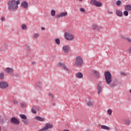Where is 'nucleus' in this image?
Returning a JSON list of instances; mask_svg holds the SVG:
<instances>
[{"instance_id":"nucleus-25","label":"nucleus","mask_w":131,"mask_h":131,"mask_svg":"<svg viewBox=\"0 0 131 131\" xmlns=\"http://www.w3.org/2000/svg\"><path fill=\"white\" fill-rule=\"evenodd\" d=\"M4 77H5V74L4 73V72L0 73V79H4Z\"/></svg>"},{"instance_id":"nucleus-18","label":"nucleus","mask_w":131,"mask_h":131,"mask_svg":"<svg viewBox=\"0 0 131 131\" xmlns=\"http://www.w3.org/2000/svg\"><path fill=\"white\" fill-rule=\"evenodd\" d=\"M101 128L102 129H105V130H110V127H109L108 126H107L105 125H102L101 126Z\"/></svg>"},{"instance_id":"nucleus-39","label":"nucleus","mask_w":131,"mask_h":131,"mask_svg":"<svg viewBox=\"0 0 131 131\" xmlns=\"http://www.w3.org/2000/svg\"><path fill=\"white\" fill-rule=\"evenodd\" d=\"M49 96L50 98H51V99H54V95H53L52 93H49Z\"/></svg>"},{"instance_id":"nucleus-43","label":"nucleus","mask_w":131,"mask_h":131,"mask_svg":"<svg viewBox=\"0 0 131 131\" xmlns=\"http://www.w3.org/2000/svg\"><path fill=\"white\" fill-rule=\"evenodd\" d=\"M121 75H123L124 76H126V74H125L124 72H121Z\"/></svg>"},{"instance_id":"nucleus-41","label":"nucleus","mask_w":131,"mask_h":131,"mask_svg":"<svg viewBox=\"0 0 131 131\" xmlns=\"http://www.w3.org/2000/svg\"><path fill=\"white\" fill-rule=\"evenodd\" d=\"M16 6H18V5H20V0H17L16 2L15 1Z\"/></svg>"},{"instance_id":"nucleus-7","label":"nucleus","mask_w":131,"mask_h":131,"mask_svg":"<svg viewBox=\"0 0 131 131\" xmlns=\"http://www.w3.org/2000/svg\"><path fill=\"white\" fill-rule=\"evenodd\" d=\"M10 122L12 124H16V125L20 124V121L15 117H12L10 119Z\"/></svg>"},{"instance_id":"nucleus-49","label":"nucleus","mask_w":131,"mask_h":131,"mask_svg":"<svg viewBox=\"0 0 131 131\" xmlns=\"http://www.w3.org/2000/svg\"><path fill=\"white\" fill-rule=\"evenodd\" d=\"M32 65H35V64H36V62H35V61H33V62H32Z\"/></svg>"},{"instance_id":"nucleus-6","label":"nucleus","mask_w":131,"mask_h":131,"mask_svg":"<svg viewBox=\"0 0 131 131\" xmlns=\"http://www.w3.org/2000/svg\"><path fill=\"white\" fill-rule=\"evenodd\" d=\"M91 5L93 6H95V7H102V4L101 3L97 2L96 0H91Z\"/></svg>"},{"instance_id":"nucleus-34","label":"nucleus","mask_w":131,"mask_h":131,"mask_svg":"<svg viewBox=\"0 0 131 131\" xmlns=\"http://www.w3.org/2000/svg\"><path fill=\"white\" fill-rule=\"evenodd\" d=\"M116 5H117V6H120V5H121V1H120L119 0L117 1Z\"/></svg>"},{"instance_id":"nucleus-55","label":"nucleus","mask_w":131,"mask_h":131,"mask_svg":"<svg viewBox=\"0 0 131 131\" xmlns=\"http://www.w3.org/2000/svg\"><path fill=\"white\" fill-rule=\"evenodd\" d=\"M0 131H2V127H0Z\"/></svg>"},{"instance_id":"nucleus-21","label":"nucleus","mask_w":131,"mask_h":131,"mask_svg":"<svg viewBox=\"0 0 131 131\" xmlns=\"http://www.w3.org/2000/svg\"><path fill=\"white\" fill-rule=\"evenodd\" d=\"M19 117H20V118L23 119V120H26V119H27V117H26V115L24 114H20Z\"/></svg>"},{"instance_id":"nucleus-13","label":"nucleus","mask_w":131,"mask_h":131,"mask_svg":"<svg viewBox=\"0 0 131 131\" xmlns=\"http://www.w3.org/2000/svg\"><path fill=\"white\" fill-rule=\"evenodd\" d=\"M116 14L118 17H122V16H123V13L122 11L118 9L116 10Z\"/></svg>"},{"instance_id":"nucleus-30","label":"nucleus","mask_w":131,"mask_h":131,"mask_svg":"<svg viewBox=\"0 0 131 131\" xmlns=\"http://www.w3.org/2000/svg\"><path fill=\"white\" fill-rule=\"evenodd\" d=\"M107 113H108V115H112V111L111 109L107 110Z\"/></svg>"},{"instance_id":"nucleus-48","label":"nucleus","mask_w":131,"mask_h":131,"mask_svg":"<svg viewBox=\"0 0 131 131\" xmlns=\"http://www.w3.org/2000/svg\"><path fill=\"white\" fill-rule=\"evenodd\" d=\"M14 104H18V101L16 100H14Z\"/></svg>"},{"instance_id":"nucleus-20","label":"nucleus","mask_w":131,"mask_h":131,"mask_svg":"<svg viewBox=\"0 0 131 131\" xmlns=\"http://www.w3.org/2000/svg\"><path fill=\"white\" fill-rule=\"evenodd\" d=\"M35 119L38 120V121H45V118H42L41 117L39 116H36L35 117Z\"/></svg>"},{"instance_id":"nucleus-28","label":"nucleus","mask_w":131,"mask_h":131,"mask_svg":"<svg viewBox=\"0 0 131 131\" xmlns=\"http://www.w3.org/2000/svg\"><path fill=\"white\" fill-rule=\"evenodd\" d=\"M55 42L56 43V45H60V39H59V38H57L56 39H55Z\"/></svg>"},{"instance_id":"nucleus-38","label":"nucleus","mask_w":131,"mask_h":131,"mask_svg":"<svg viewBox=\"0 0 131 131\" xmlns=\"http://www.w3.org/2000/svg\"><path fill=\"white\" fill-rule=\"evenodd\" d=\"M26 51H29L30 50V47L28 45H26Z\"/></svg>"},{"instance_id":"nucleus-2","label":"nucleus","mask_w":131,"mask_h":131,"mask_svg":"<svg viewBox=\"0 0 131 131\" xmlns=\"http://www.w3.org/2000/svg\"><path fill=\"white\" fill-rule=\"evenodd\" d=\"M104 76L105 79V82L107 84H110L112 82V75L109 71L104 72Z\"/></svg>"},{"instance_id":"nucleus-10","label":"nucleus","mask_w":131,"mask_h":131,"mask_svg":"<svg viewBox=\"0 0 131 131\" xmlns=\"http://www.w3.org/2000/svg\"><path fill=\"white\" fill-rule=\"evenodd\" d=\"M58 66L59 67H62V68L66 70V71H69V69L67 68V67L65 65V64L62 63V62H59L58 63Z\"/></svg>"},{"instance_id":"nucleus-8","label":"nucleus","mask_w":131,"mask_h":131,"mask_svg":"<svg viewBox=\"0 0 131 131\" xmlns=\"http://www.w3.org/2000/svg\"><path fill=\"white\" fill-rule=\"evenodd\" d=\"M67 12H61L60 14H58L55 16V18L56 19H60L61 17H66L68 15Z\"/></svg>"},{"instance_id":"nucleus-57","label":"nucleus","mask_w":131,"mask_h":131,"mask_svg":"<svg viewBox=\"0 0 131 131\" xmlns=\"http://www.w3.org/2000/svg\"><path fill=\"white\" fill-rule=\"evenodd\" d=\"M80 1V2H82V0H79Z\"/></svg>"},{"instance_id":"nucleus-14","label":"nucleus","mask_w":131,"mask_h":131,"mask_svg":"<svg viewBox=\"0 0 131 131\" xmlns=\"http://www.w3.org/2000/svg\"><path fill=\"white\" fill-rule=\"evenodd\" d=\"M93 74L94 75V76L96 77V78H99L100 77V73L96 70H93L92 71Z\"/></svg>"},{"instance_id":"nucleus-59","label":"nucleus","mask_w":131,"mask_h":131,"mask_svg":"<svg viewBox=\"0 0 131 131\" xmlns=\"http://www.w3.org/2000/svg\"><path fill=\"white\" fill-rule=\"evenodd\" d=\"M125 1H127V0H125Z\"/></svg>"},{"instance_id":"nucleus-51","label":"nucleus","mask_w":131,"mask_h":131,"mask_svg":"<svg viewBox=\"0 0 131 131\" xmlns=\"http://www.w3.org/2000/svg\"><path fill=\"white\" fill-rule=\"evenodd\" d=\"M127 40H128V41H129V42H131V39L128 38V39H127Z\"/></svg>"},{"instance_id":"nucleus-1","label":"nucleus","mask_w":131,"mask_h":131,"mask_svg":"<svg viewBox=\"0 0 131 131\" xmlns=\"http://www.w3.org/2000/svg\"><path fill=\"white\" fill-rule=\"evenodd\" d=\"M7 7L9 11L10 12H15L18 10V6L16 4V1L14 0L9 1L7 3Z\"/></svg>"},{"instance_id":"nucleus-45","label":"nucleus","mask_w":131,"mask_h":131,"mask_svg":"<svg viewBox=\"0 0 131 131\" xmlns=\"http://www.w3.org/2000/svg\"><path fill=\"white\" fill-rule=\"evenodd\" d=\"M32 108L34 110H37V107L36 106H34Z\"/></svg>"},{"instance_id":"nucleus-56","label":"nucleus","mask_w":131,"mask_h":131,"mask_svg":"<svg viewBox=\"0 0 131 131\" xmlns=\"http://www.w3.org/2000/svg\"><path fill=\"white\" fill-rule=\"evenodd\" d=\"M129 93L131 94V89L129 90Z\"/></svg>"},{"instance_id":"nucleus-15","label":"nucleus","mask_w":131,"mask_h":131,"mask_svg":"<svg viewBox=\"0 0 131 131\" xmlns=\"http://www.w3.org/2000/svg\"><path fill=\"white\" fill-rule=\"evenodd\" d=\"M53 124L51 123H47L45 125V126L44 127V128L45 129V130H48V129L50 128H53Z\"/></svg>"},{"instance_id":"nucleus-23","label":"nucleus","mask_w":131,"mask_h":131,"mask_svg":"<svg viewBox=\"0 0 131 131\" xmlns=\"http://www.w3.org/2000/svg\"><path fill=\"white\" fill-rule=\"evenodd\" d=\"M86 105L89 106V107H93V102L89 101L87 102Z\"/></svg>"},{"instance_id":"nucleus-24","label":"nucleus","mask_w":131,"mask_h":131,"mask_svg":"<svg viewBox=\"0 0 131 131\" xmlns=\"http://www.w3.org/2000/svg\"><path fill=\"white\" fill-rule=\"evenodd\" d=\"M125 124H126V125H129V124H130V120L127 119L125 120Z\"/></svg>"},{"instance_id":"nucleus-16","label":"nucleus","mask_w":131,"mask_h":131,"mask_svg":"<svg viewBox=\"0 0 131 131\" xmlns=\"http://www.w3.org/2000/svg\"><path fill=\"white\" fill-rule=\"evenodd\" d=\"M21 6L24 8V9H27L28 8V3L26 1H23L21 4Z\"/></svg>"},{"instance_id":"nucleus-29","label":"nucleus","mask_w":131,"mask_h":131,"mask_svg":"<svg viewBox=\"0 0 131 131\" xmlns=\"http://www.w3.org/2000/svg\"><path fill=\"white\" fill-rule=\"evenodd\" d=\"M123 15H124L126 17L128 16V11L127 10H125L123 12Z\"/></svg>"},{"instance_id":"nucleus-52","label":"nucleus","mask_w":131,"mask_h":131,"mask_svg":"<svg viewBox=\"0 0 131 131\" xmlns=\"http://www.w3.org/2000/svg\"><path fill=\"white\" fill-rule=\"evenodd\" d=\"M128 51L130 53H131V47L129 48Z\"/></svg>"},{"instance_id":"nucleus-5","label":"nucleus","mask_w":131,"mask_h":131,"mask_svg":"<svg viewBox=\"0 0 131 131\" xmlns=\"http://www.w3.org/2000/svg\"><path fill=\"white\" fill-rule=\"evenodd\" d=\"M64 37L67 40H73L74 39V36L69 33H65Z\"/></svg>"},{"instance_id":"nucleus-47","label":"nucleus","mask_w":131,"mask_h":131,"mask_svg":"<svg viewBox=\"0 0 131 131\" xmlns=\"http://www.w3.org/2000/svg\"><path fill=\"white\" fill-rule=\"evenodd\" d=\"M45 130H46V129L45 128V127H43L42 128L40 129L38 131H45Z\"/></svg>"},{"instance_id":"nucleus-27","label":"nucleus","mask_w":131,"mask_h":131,"mask_svg":"<svg viewBox=\"0 0 131 131\" xmlns=\"http://www.w3.org/2000/svg\"><path fill=\"white\" fill-rule=\"evenodd\" d=\"M51 15V16H53V17H54V16H55L56 15V11H55V10H52Z\"/></svg>"},{"instance_id":"nucleus-17","label":"nucleus","mask_w":131,"mask_h":131,"mask_svg":"<svg viewBox=\"0 0 131 131\" xmlns=\"http://www.w3.org/2000/svg\"><path fill=\"white\" fill-rule=\"evenodd\" d=\"M75 77L76 78L81 79L83 77V74L82 73L77 72L75 75Z\"/></svg>"},{"instance_id":"nucleus-42","label":"nucleus","mask_w":131,"mask_h":131,"mask_svg":"<svg viewBox=\"0 0 131 131\" xmlns=\"http://www.w3.org/2000/svg\"><path fill=\"white\" fill-rule=\"evenodd\" d=\"M80 12H82V13L85 12V10L84 9V8H80Z\"/></svg>"},{"instance_id":"nucleus-3","label":"nucleus","mask_w":131,"mask_h":131,"mask_svg":"<svg viewBox=\"0 0 131 131\" xmlns=\"http://www.w3.org/2000/svg\"><path fill=\"white\" fill-rule=\"evenodd\" d=\"M75 64L76 66H77L78 67L82 66V64H83V60H82L81 57L78 56L76 57Z\"/></svg>"},{"instance_id":"nucleus-53","label":"nucleus","mask_w":131,"mask_h":131,"mask_svg":"<svg viewBox=\"0 0 131 131\" xmlns=\"http://www.w3.org/2000/svg\"><path fill=\"white\" fill-rule=\"evenodd\" d=\"M41 30H45L46 28L45 27H43V28H41Z\"/></svg>"},{"instance_id":"nucleus-58","label":"nucleus","mask_w":131,"mask_h":131,"mask_svg":"<svg viewBox=\"0 0 131 131\" xmlns=\"http://www.w3.org/2000/svg\"><path fill=\"white\" fill-rule=\"evenodd\" d=\"M86 131H90V130H86Z\"/></svg>"},{"instance_id":"nucleus-22","label":"nucleus","mask_w":131,"mask_h":131,"mask_svg":"<svg viewBox=\"0 0 131 131\" xmlns=\"http://www.w3.org/2000/svg\"><path fill=\"white\" fill-rule=\"evenodd\" d=\"M37 88L39 89H41V85H42L41 82L39 81L36 83Z\"/></svg>"},{"instance_id":"nucleus-50","label":"nucleus","mask_w":131,"mask_h":131,"mask_svg":"<svg viewBox=\"0 0 131 131\" xmlns=\"http://www.w3.org/2000/svg\"><path fill=\"white\" fill-rule=\"evenodd\" d=\"M107 13H108V14H110L111 15L113 14V12H110V11H108Z\"/></svg>"},{"instance_id":"nucleus-37","label":"nucleus","mask_w":131,"mask_h":131,"mask_svg":"<svg viewBox=\"0 0 131 131\" xmlns=\"http://www.w3.org/2000/svg\"><path fill=\"white\" fill-rule=\"evenodd\" d=\"M97 28H98V25H97L96 24L94 25L93 26V29L95 30L97 29Z\"/></svg>"},{"instance_id":"nucleus-54","label":"nucleus","mask_w":131,"mask_h":131,"mask_svg":"<svg viewBox=\"0 0 131 131\" xmlns=\"http://www.w3.org/2000/svg\"><path fill=\"white\" fill-rule=\"evenodd\" d=\"M16 77H18V76H19L18 75H15Z\"/></svg>"},{"instance_id":"nucleus-33","label":"nucleus","mask_w":131,"mask_h":131,"mask_svg":"<svg viewBox=\"0 0 131 131\" xmlns=\"http://www.w3.org/2000/svg\"><path fill=\"white\" fill-rule=\"evenodd\" d=\"M20 106H21V107H22L23 108H24V107H26V103H25V102H21V103H20Z\"/></svg>"},{"instance_id":"nucleus-9","label":"nucleus","mask_w":131,"mask_h":131,"mask_svg":"<svg viewBox=\"0 0 131 131\" xmlns=\"http://www.w3.org/2000/svg\"><path fill=\"white\" fill-rule=\"evenodd\" d=\"M5 72L8 74H13L14 73V70L10 68H6L4 70Z\"/></svg>"},{"instance_id":"nucleus-19","label":"nucleus","mask_w":131,"mask_h":131,"mask_svg":"<svg viewBox=\"0 0 131 131\" xmlns=\"http://www.w3.org/2000/svg\"><path fill=\"white\" fill-rule=\"evenodd\" d=\"M125 11H128V12L131 11V6L129 5H126L125 6Z\"/></svg>"},{"instance_id":"nucleus-35","label":"nucleus","mask_w":131,"mask_h":131,"mask_svg":"<svg viewBox=\"0 0 131 131\" xmlns=\"http://www.w3.org/2000/svg\"><path fill=\"white\" fill-rule=\"evenodd\" d=\"M0 123H1V124H4V123H5V121L4 120V119H1L0 118Z\"/></svg>"},{"instance_id":"nucleus-40","label":"nucleus","mask_w":131,"mask_h":131,"mask_svg":"<svg viewBox=\"0 0 131 131\" xmlns=\"http://www.w3.org/2000/svg\"><path fill=\"white\" fill-rule=\"evenodd\" d=\"M31 112H32L33 114H36V111H35V110H34L33 108H32Z\"/></svg>"},{"instance_id":"nucleus-44","label":"nucleus","mask_w":131,"mask_h":131,"mask_svg":"<svg viewBox=\"0 0 131 131\" xmlns=\"http://www.w3.org/2000/svg\"><path fill=\"white\" fill-rule=\"evenodd\" d=\"M5 20H6V18L4 17H2L1 18V21H2V22H4V21H5Z\"/></svg>"},{"instance_id":"nucleus-11","label":"nucleus","mask_w":131,"mask_h":131,"mask_svg":"<svg viewBox=\"0 0 131 131\" xmlns=\"http://www.w3.org/2000/svg\"><path fill=\"white\" fill-rule=\"evenodd\" d=\"M97 89L98 95H100L102 93V91H103V87H102L101 84H97Z\"/></svg>"},{"instance_id":"nucleus-31","label":"nucleus","mask_w":131,"mask_h":131,"mask_svg":"<svg viewBox=\"0 0 131 131\" xmlns=\"http://www.w3.org/2000/svg\"><path fill=\"white\" fill-rule=\"evenodd\" d=\"M1 51V52H5L6 51V49L5 46H3L0 48Z\"/></svg>"},{"instance_id":"nucleus-36","label":"nucleus","mask_w":131,"mask_h":131,"mask_svg":"<svg viewBox=\"0 0 131 131\" xmlns=\"http://www.w3.org/2000/svg\"><path fill=\"white\" fill-rule=\"evenodd\" d=\"M21 121H23L24 124H28V122H27V120H22Z\"/></svg>"},{"instance_id":"nucleus-32","label":"nucleus","mask_w":131,"mask_h":131,"mask_svg":"<svg viewBox=\"0 0 131 131\" xmlns=\"http://www.w3.org/2000/svg\"><path fill=\"white\" fill-rule=\"evenodd\" d=\"M34 38H38V37H39V34H38V33H35L34 34Z\"/></svg>"},{"instance_id":"nucleus-4","label":"nucleus","mask_w":131,"mask_h":131,"mask_svg":"<svg viewBox=\"0 0 131 131\" xmlns=\"http://www.w3.org/2000/svg\"><path fill=\"white\" fill-rule=\"evenodd\" d=\"M7 88H9V84L8 82L5 81H0V89L6 90Z\"/></svg>"},{"instance_id":"nucleus-26","label":"nucleus","mask_w":131,"mask_h":131,"mask_svg":"<svg viewBox=\"0 0 131 131\" xmlns=\"http://www.w3.org/2000/svg\"><path fill=\"white\" fill-rule=\"evenodd\" d=\"M21 28L23 30H26L27 29V26H26L25 24H23L21 25Z\"/></svg>"},{"instance_id":"nucleus-46","label":"nucleus","mask_w":131,"mask_h":131,"mask_svg":"<svg viewBox=\"0 0 131 131\" xmlns=\"http://www.w3.org/2000/svg\"><path fill=\"white\" fill-rule=\"evenodd\" d=\"M110 85L111 88H114V86H115V84H110Z\"/></svg>"},{"instance_id":"nucleus-12","label":"nucleus","mask_w":131,"mask_h":131,"mask_svg":"<svg viewBox=\"0 0 131 131\" xmlns=\"http://www.w3.org/2000/svg\"><path fill=\"white\" fill-rule=\"evenodd\" d=\"M69 50H70V47L68 46H64L62 47V50L66 54L69 53Z\"/></svg>"}]
</instances>
